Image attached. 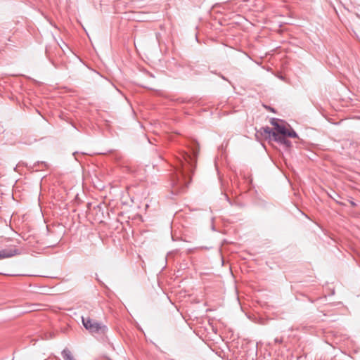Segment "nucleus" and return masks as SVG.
<instances>
[{"label": "nucleus", "instance_id": "1", "mask_svg": "<svg viewBox=\"0 0 360 360\" xmlns=\"http://www.w3.org/2000/svg\"><path fill=\"white\" fill-rule=\"evenodd\" d=\"M194 146L191 148V153L184 151L181 158H179L180 165V176L172 182V191L174 194H179L185 191L188 187L190 181H187V178L191 180V174L193 172L195 167L196 159L198 154V146L197 143H194Z\"/></svg>", "mask_w": 360, "mask_h": 360}, {"label": "nucleus", "instance_id": "2", "mask_svg": "<svg viewBox=\"0 0 360 360\" xmlns=\"http://www.w3.org/2000/svg\"><path fill=\"white\" fill-rule=\"evenodd\" d=\"M82 322L84 328L91 335H103L108 330V328L105 324L89 316H82Z\"/></svg>", "mask_w": 360, "mask_h": 360}, {"label": "nucleus", "instance_id": "3", "mask_svg": "<svg viewBox=\"0 0 360 360\" xmlns=\"http://www.w3.org/2000/svg\"><path fill=\"white\" fill-rule=\"evenodd\" d=\"M18 254L19 250L15 248L3 249L0 250V259L9 258Z\"/></svg>", "mask_w": 360, "mask_h": 360}, {"label": "nucleus", "instance_id": "4", "mask_svg": "<svg viewBox=\"0 0 360 360\" xmlns=\"http://www.w3.org/2000/svg\"><path fill=\"white\" fill-rule=\"evenodd\" d=\"M271 124L274 126L275 132L278 133L279 136H286L288 129L285 126L279 124L275 118L271 119Z\"/></svg>", "mask_w": 360, "mask_h": 360}, {"label": "nucleus", "instance_id": "5", "mask_svg": "<svg viewBox=\"0 0 360 360\" xmlns=\"http://www.w3.org/2000/svg\"><path fill=\"white\" fill-rule=\"evenodd\" d=\"M286 136H279L278 133H273V139L280 144L284 145L287 148L292 146L290 141L286 139Z\"/></svg>", "mask_w": 360, "mask_h": 360}, {"label": "nucleus", "instance_id": "6", "mask_svg": "<svg viewBox=\"0 0 360 360\" xmlns=\"http://www.w3.org/2000/svg\"><path fill=\"white\" fill-rule=\"evenodd\" d=\"M259 132L266 139H271V136L273 137V133H276L269 127H262Z\"/></svg>", "mask_w": 360, "mask_h": 360}, {"label": "nucleus", "instance_id": "7", "mask_svg": "<svg viewBox=\"0 0 360 360\" xmlns=\"http://www.w3.org/2000/svg\"><path fill=\"white\" fill-rule=\"evenodd\" d=\"M61 354L64 360H76L72 355L71 352L68 348H65L62 351Z\"/></svg>", "mask_w": 360, "mask_h": 360}, {"label": "nucleus", "instance_id": "8", "mask_svg": "<svg viewBox=\"0 0 360 360\" xmlns=\"http://www.w3.org/2000/svg\"><path fill=\"white\" fill-rule=\"evenodd\" d=\"M286 136L292 137V138L298 137L297 133L292 129L290 130L287 129Z\"/></svg>", "mask_w": 360, "mask_h": 360}, {"label": "nucleus", "instance_id": "9", "mask_svg": "<svg viewBox=\"0 0 360 360\" xmlns=\"http://www.w3.org/2000/svg\"><path fill=\"white\" fill-rule=\"evenodd\" d=\"M349 203H350V204H351V205H352V206H353V207L356 206V204L354 201H352V200H349Z\"/></svg>", "mask_w": 360, "mask_h": 360}, {"label": "nucleus", "instance_id": "10", "mask_svg": "<svg viewBox=\"0 0 360 360\" xmlns=\"http://www.w3.org/2000/svg\"><path fill=\"white\" fill-rule=\"evenodd\" d=\"M225 197H226V200L229 202V203L231 205V202L230 201L229 198L226 195H225Z\"/></svg>", "mask_w": 360, "mask_h": 360}, {"label": "nucleus", "instance_id": "11", "mask_svg": "<svg viewBox=\"0 0 360 360\" xmlns=\"http://www.w3.org/2000/svg\"><path fill=\"white\" fill-rule=\"evenodd\" d=\"M269 109L271 111L274 112V108H271V107H269Z\"/></svg>", "mask_w": 360, "mask_h": 360}, {"label": "nucleus", "instance_id": "12", "mask_svg": "<svg viewBox=\"0 0 360 360\" xmlns=\"http://www.w3.org/2000/svg\"><path fill=\"white\" fill-rule=\"evenodd\" d=\"M338 203H339L340 205H343L342 202H340L338 201H336Z\"/></svg>", "mask_w": 360, "mask_h": 360}]
</instances>
